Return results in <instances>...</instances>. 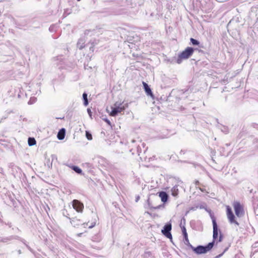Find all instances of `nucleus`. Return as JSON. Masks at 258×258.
Returning <instances> with one entry per match:
<instances>
[{"label":"nucleus","mask_w":258,"mask_h":258,"mask_svg":"<svg viewBox=\"0 0 258 258\" xmlns=\"http://www.w3.org/2000/svg\"><path fill=\"white\" fill-rule=\"evenodd\" d=\"M127 107V103L123 104V102L116 101L110 106L111 111L109 112L107 109V111L110 116H115L118 114H121Z\"/></svg>","instance_id":"nucleus-1"},{"label":"nucleus","mask_w":258,"mask_h":258,"mask_svg":"<svg viewBox=\"0 0 258 258\" xmlns=\"http://www.w3.org/2000/svg\"><path fill=\"white\" fill-rule=\"evenodd\" d=\"M194 52V49L193 48L191 47H186L184 50L178 54L176 62L180 64L183 59H188L190 56H191Z\"/></svg>","instance_id":"nucleus-2"},{"label":"nucleus","mask_w":258,"mask_h":258,"mask_svg":"<svg viewBox=\"0 0 258 258\" xmlns=\"http://www.w3.org/2000/svg\"><path fill=\"white\" fill-rule=\"evenodd\" d=\"M232 206L235 211L236 217L240 218L244 214L243 206L239 202L234 201Z\"/></svg>","instance_id":"nucleus-3"},{"label":"nucleus","mask_w":258,"mask_h":258,"mask_svg":"<svg viewBox=\"0 0 258 258\" xmlns=\"http://www.w3.org/2000/svg\"><path fill=\"white\" fill-rule=\"evenodd\" d=\"M226 215L229 222L231 224H234L239 226V223L236 221L235 216L233 213L231 208L229 206H226Z\"/></svg>","instance_id":"nucleus-4"},{"label":"nucleus","mask_w":258,"mask_h":258,"mask_svg":"<svg viewBox=\"0 0 258 258\" xmlns=\"http://www.w3.org/2000/svg\"><path fill=\"white\" fill-rule=\"evenodd\" d=\"M213 240L217 243L221 242L223 239V235L220 233L218 237V229L216 222L215 220H213Z\"/></svg>","instance_id":"nucleus-5"},{"label":"nucleus","mask_w":258,"mask_h":258,"mask_svg":"<svg viewBox=\"0 0 258 258\" xmlns=\"http://www.w3.org/2000/svg\"><path fill=\"white\" fill-rule=\"evenodd\" d=\"M73 208L79 213H82L84 210V204L78 200H74L72 201Z\"/></svg>","instance_id":"nucleus-6"},{"label":"nucleus","mask_w":258,"mask_h":258,"mask_svg":"<svg viewBox=\"0 0 258 258\" xmlns=\"http://www.w3.org/2000/svg\"><path fill=\"white\" fill-rule=\"evenodd\" d=\"M172 229V226L170 223L166 224L163 228V229L162 230L161 232L164 235H165L168 238L170 239H172V235L170 233V231Z\"/></svg>","instance_id":"nucleus-7"},{"label":"nucleus","mask_w":258,"mask_h":258,"mask_svg":"<svg viewBox=\"0 0 258 258\" xmlns=\"http://www.w3.org/2000/svg\"><path fill=\"white\" fill-rule=\"evenodd\" d=\"M193 251L197 254H203L207 252L206 248L203 246H198L197 247H194L191 245Z\"/></svg>","instance_id":"nucleus-8"},{"label":"nucleus","mask_w":258,"mask_h":258,"mask_svg":"<svg viewBox=\"0 0 258 258\" xmlns=\"http://www.w3.org/2000/svg\"><path fill=\"white\" fill-rule=\"evenodd\" d=\"M181 228L185 240V243L186 244H189V241L188 238V235L185 227L184 226H182L181 227Z\"/></svg>","instance_id":"nucleus-9"},{"label":"nucleus","mask_w":258,"mask_h":258,"mask_svg":"<svg viewBox=\"0 0 258 258\" xmlns=\"http://www.w3.org/2000/svg\"><path fill=\"white\" fill-rule=\"evenodd\" d=\"M143 85L145 91L146 93H147V94L152 97L153 96V95L151 89L150 88V87H149L148 85L144 82H143Z\"/></svg>","instance_id":"nucleus-10"},{"label":"nucleus","mask_w":258,"mask_h":258,"mask_svg":"<svg viewBox=\"0 0 258 258\" xmlns=\"http://www.w3.org/2000/svg\"><path fill=\"white\" fill-rule=\"evenodd\" d=\"M159 196L161 198L162 202H163V203H165L167 202V201L168 200V195L165 192H164V191L160 192L159 194Z\"/></svg>","instance_id":"nucleus-11"},{"label":"nucleus","mask_w":258,"mask_h":258,"mask_svg":"<svg viewBox=\"0 0 258 258\" xmlns=\"http://www.w3.org/2000/svg\"><path fill=\"white\" fill-rule=\"evenodd\" d=\"M65 136V129L64 128H61L59 130L57 134V138L59 140H62L64 138Z\"/></svg>","instance_id":"nucleus-12"},{"label":"nucleus","mask_w":258,"mask_h":258,"mask_svg":"<svg viewBox=\"0 0 258 258\" xmlns=\"http://www.w3.org/2000/svg\"><path fill=\"white\" fill-rule=\"evenodd\" d=\"M179 193L178 186L175 185L171 189V195L172 196L174 197H177Z\"/></svg>","instance_id":"nucleus-13"},{"label":"nucleus","mask_w":258,"mask_h":258,"mask_svg":"<svg viewBox=\"0 0 258 258\" xmlns=\"http://www.w3.org/2000/svg\"><path fill=\"white\" fill-rule=\"evenodd\" d=\"M28 142L29 145L30 146L34 145L36 143L35 139L33 138H29Z\"/></svg>","instance_id":"nucleus-14"},{"label":"nucleus","mask_w":258,"mask_h":258,"mask_svg":"<svg viewBox=\"0 0 258 258\" xmlns=\"http://www.w3.org/2000/svg\"><path fill=\"white\" fill-rule=\"evenodd\" d=\"M215 241L213 240L212 242H210L207 246H205L206 250L207 251L211 250L214 246V243Z\"/></svg>","instance_id":"nucleus-15"},{"label":"nucleus","mask_w":258,"mask_h":258,"mask_svg":"<svg viewBox=\"0 0 258 258\" xmlns=\"http://www.w3.org/2000/svg\"><path fill=\"white\" fill-rule=\"evenodd\" d=\"M72 168L77 173H79V174L82 173V170L79 167H78L77 166H72Z\"/></svg>","instance_id":"nucleus-16"},{"label":"nucleus","mask_w":258,"mask_h":258,"mask_svg":"<svg viewBox=\"0 0 258 258\" xmlns=\"http://www.w3.org/2000/svg\"><path fill=\"white\" fill-rule=\"evenodd\" d=\"M190 41L191 43H192V44L194 45H198L200 44V42L198 40H197L192 38H191L190 39Z\"/></svg>","instance_id":"nucleus-17"},{"label":"nucleus","mask_w":258,"mask_h":258,"mask_svg":"<svg viewBox=\"0 0 258 258\" xmlns=\"http://www.w3.org/2000/svg\"><path fill=\"white\" fill-rule=\"evenodd\" d=\"M83 97L84 100V104L85 105H87L88 104V99H87V94L85 93H84L83 94Z\"/></svg>","instance_id":"nucleus-18"},{"label":"nucleus","mask_w":258,"mask_h":258,"mask_svg":"<svg viewBox=\"0 0 258 258\" xmlns=\"http://www.w3.org/2000/svg\"><path fill=\"white\" fill-rule=\"evenodd\" d=\"M86 136L89 140H91L92 139V135L89 132H86Z\"/></svg>","instance_id":"nucleus-19"},{"label":"nucleus","mask_w":258,"mask_h":258,"mask_svg":"<svg viewBox=\"0 0 258 258\" xmlns=\"http://www.w3.org/2000/svg\"><path fill=\"white\" fill-rule=\"evenodd\" d=\"M105 121L109 124H110V122L109 120H108V119H105Z\"/></svg>","instance_id":"nucleus-20"},{"label":"nucleus","mask_w":258,"mask_h":258,"mask_svg":"<svg viewBox=\"0 0 258 258\" xmlns=\"http://www.w3.org/2000/svg\"><path fill=\"white\" fill-rule=\"evenodd\" d=\"M82 234H83L82 233H78V234H77V236H79V237H80V236H82Z\"/></svg>","instance_id":"nucleus-21"},{"label":"nucleus","mask_w":258,"mask_h":258,"mask_svg":"<svg viewBox=\"0 0 258 258\" xmlns=\"http://www.w3.org/2000/svg\"><path fill=\"white\" fill-rule=\"evenodd\" d=\"M227 248H226V249H225V250H224V252H225V251L227 250Z\"/></svg>","instance_id":"nucleus-22"},{"label":"nucleus","mask_w":258,"mask_h":258,"mask_svg":"<svg viewBox=\"0 0 258 258\" xmlns=\"http://www.w3.org/2000/svg\"><path fill=\"white\" fill-rule=\"evenodd\" d=\"M81 1V0H77V1H78V2H79V1Z\"/></svg>","instance_id":"nucleus-23"}]
</instances>
